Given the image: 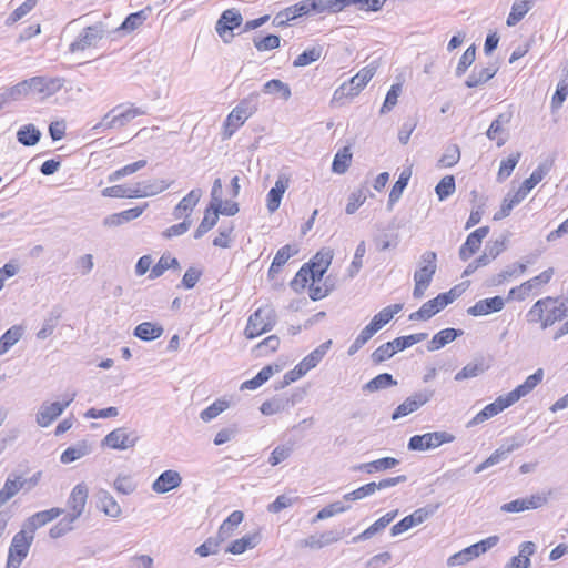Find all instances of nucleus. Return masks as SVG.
I'll return each mask as SVG.
<instances>
[{
	"label": "nucleus",
	"mask_w": 568,
	"mask_h": 568,
	"mask_svg": "<svg viewBox=\"0 0 568 568\" xmlns=\"http://www.w3.org/2000/svg\"><path fill=\"white\" fill-rule=\"evenodd\" d=\"M150 12H151V8L146 7L143 10H140L138 12H133V13L129 14L125 18V20L122 22V24L119 27V30L131 32V31L138 29L148 19Z\"/></svg>",
	"instance_id": "nucleus-50"
},
{
	"label": "nucleus",
	"mask_w": 568,
	"mask_h": 568,
	"mask_svg": "<svg viewBox=\"0 0 568 568\" xmlns=\"http://www.w3.org/2000/svg\"><path fill=\"white\" fill-rule=\"evenodd\" d=\"M244 514L241 510H234L220 526L217 536L220 540L225 541L229 539L237 528V526L243 521Z\"/></svg>",
	"instance_id": "nucleus-37"
},
{
	"label": "nucleus",
	"mask_w": 568,
	"mask_h": 568,
	"mask_svg": "<svg viewBox=\"0 0 568 568\" xmlns=\"http://www.w3.org/2000/svg\"><path fill=\"white\" fill-rule=\"evenodd\" d=\"M61 318V310L53 307L44 318L42 327L37 333L38 339H45L52 335Z\"/></svg>",
	"instance_id": "nucleus-44"
},
{
	"label": "nucleus",
	"mask_w": 568,
	"mask_h": 568,
	"mask_svg": "<svg viewBox=\"0 0 568 568\" xmlns=\"http://www.w3.org/2000/svg\"><path fill=\"white\" fill-rule=\"evenodd\" d=\"M220 211L217 209L212 210L210 206L205 210L204 217L200 225L194 232V239H201L207 233L213 226H215L219 220Z\"/></svg>",
	"instance_id": "nucleus-51"
},
{
	"label": "nucleus",
	"mask_w": 568,
	"mask_h": 568,
	"mask_svg": "<svg viewBox=\"0 0 568 568\" xmlns=\"http://www.w3.org/2000/svg\"><path fill=\"white\" fill-rule=\"evenodd\" d=\"M536 551V545L532 541H525L519 546V552L514 556L505 568H530V556Z\"/></svg>",
	"instance_id": "nucleus-26"
},
{
	"label": "nucleus",
	"mask_w": 568,
	"mask_h": 568,
	"mask_svg": "<svg viewBox=\"0 0 568 568\" xmlns=\"http://www.w3.org/2000/svg\"><path fill=\"white\" fill-rule=\"evenodd\" d=\"M490 367V363L486 362L484 357L480 359H476L469 364H467L460 372H458L455 376L456 381H462L466 378L476 377L484 372H486Z\"/></svg>",
	"instance_id": "nucleus-42"
},
{
	"label": "nucleus",
	"mask_w": 568,
	"mask_h": 568,
	"mask_svg": "<svg viewBox=\"0 0 568 568\" xmlns=\"http://www.w3.org/2000/svg\"><path fill=\"white\" fill-rule=\"evenodd\" d=\"M352 160V153L348 146L343 148L338 151L332 163V171L337 174H343L347 171Z\"/></svg>",
	"instance_id": "nucleus-58"
},
{
	"label": "nucleus",
	"mask_w": 568,
	"mask_h": 568,
	"mask_svg": "<svg viewBox=\"0 0 568 568\" xmlns=\"http://www.w3.org/2000/svg\"><path fill=\"white\" fill-rule=\"evenodd\" d=\"M547 496L544 494H535L526 498H518L501 505L500 510L504 513H520L530 509H537L547 504Z\"/></svg>",
	"instance_id": "nucleus-15"
},
{
	"label": "nucleus",
	"mask_w": 568,
	"mask_h": 568,
	"mask_svg": "<svg viewBox=\"0 0 568 568\" xmlns=\"http://www.w3.org/2000/svg\"><path fill=\"white\" fill-rule=\"evenodd\" d=\"M444 308L443 303L440 302L439 296L437 295L435 298L427 301L422 305V307L409 315L410 321H426L433 317L435 314L440 312Z\"/></svg>",
	"instance_id": "nucleus-35"
},
{
	"label": "nucleus",
	"mask_w": 568,
	"mask_h": 568,
	"mask_svg": "<svg viewBox=\"0 0 568 568\" xmlns=\"http://www.w3.org/2000/svg\"><path fill=\"white\" fill-rule=\"evenodd\" d=\"M402 310L403 304H393L384 307L372 318V321L365 326V328L374 336L379 329H382L386 324H388L392 321V318Z\"/></svg>",
	"instance_id": "nucleus-19"
},
{
	"label": "nucleus",
	"mask_w": 568,
	"mask_h": 568,
	"mask_svg": "<svg viewBox=\"0 0 568 568\" xmlns=\"http://www.w3.org/2000/svg\"><path fill=\"white\" fill-rule=\"evenodd\" d=\"M88 494V487L83 483L72 489L68 499V507L71 509V513L67 515L69 523H74L84 511Z\"/></svg>",
	"instance_id": "nucleus-14"
},
{
	"label": "nucleus",
	"mask_w": 568,
	"mask_h": 568,
	"mask_svg": "<svg viewBox=\"0 0 568 568\" xmlns=\"http://www.w3.org/2000/svg\"><path fill=\"white\" fill-rule=\"evenodd\" d=\"M247 119L248 116L244 115V113L235 106L226 118L225 134L231 136Z\"/></svg>",
	"instance_id": "nucleus-59"
},
{
	"label": "nucleus",
	"mask_w": 568,
	"mask_h": 568,
	"mask_svg": "<svg viewBox=\"0 0 568 568\" xmlns=\"http://www.w3.org/2000/svg\"><path fill=\"white\" fill-rule=\"evenodd\" d=\"M174 180L151 179L134 184L135 199L155 196L168 190Z\"/></svg>",
	"instance_id": "nucleus-16"
},
{
	"label": "nucleus",
	"mask_w": 568,
	"mask_h": 568,
	"mask_svg": "<svg viewBox=\"0 0 568 568\" xmlns=\"http://www.w3.org/2000/svg\"><path fill=\"white\" fill-rule=\"evenodd\" d=\"M333 258V254L331 251H320L308 264V267H312L313 275L317 281H321L325 272L327 271Z\"/></svg>",
	"instance_id": "nucleus-41"
},
{
	"label": "nucleus",
	"mask_w": 568,
	"mask_h": 568,
	"mask_svg": "<svg viewBox=\"0 0 568 568\" xmlns=\"http://www.w3.org/2000/svg\"><path fill=\"white\" fill-rule=\"evenodd\" d=\"M455 440V436L448 432H434L426 433L423 435H415L409 438L408 449L409 450H428L439 447L443 444L452 443Z\"/></svg>",
	"instance_id": "nucleus-6"
},
{
	"label": "nucleus",
	"mask_w": 568,
	"mask_h": 568,
	"mask_svg": "<svg viewBox=\"0 0 568 568\" xmlns=\"http://www.w3.org/2000/svg\"><path fill=\"white\" fill-rule=\"evenodd\" d=\"M202 190L201 189H193L190 191L174 207L173 210V216L175 219H181L183 214H189L193 211V209L199 203L200 199L202 197Z\"/></svg>",
	"instance_id": "nucleus-27"
},
{
	"label": "nucleus",
	"mask_w": 568,
	"mask_h": 568,
	"mask_svg": "<svg viewBox=\"0 0 568 568\" xmlns=\"http://www.w3.org/2000/svg\"><path fill=\"white\" fill-rule=\"evenodd\" d=\"M61 514H63V509L61 508H51L36 513L26 520L23 528H26L29 532L34 534L38 528L58 518Z\"/></svg>",
	"instance_id": "nucleus-21"
},
{
	"label": "nucleus",
	"mask_w": 568,
	"mask_h": 568,
	"mask_svg": "<svg viewBox=\"0 0 568 568\" xmlns=\"http://www.w3.org/2000/svg\"><path fill=\"white\" fill-rule=\"evenodd\" d=\"M534 1L532 0H515L510 13L507 17V26L514 27L519 21L523 20V18L529 12V10L532 8Z\"/></svg>",
	"instance_id": "nucleus-40"
},
{
	"label": "nucleus",
	"mask_w": 568,
	"mask_h": 568,
	"mask_svg": "<svg viewBox=\"0 0 568 568\" xmlns=\"http://www.w3.org/2000/svg\"><path fill=\"white\" fill-rule=\"evenodd\" d=\"M318 364V357H304V359L297 364L293 369L284 375L281 388L294 383L304 376L310 369L314 368Z\"/></svg>",
	"instance_id": "nucleus-25"
},
{
	"label": "nucleus",
	"mask_w": 568,
	"mask_h": 568,
	"mask_svg": "<svg viewBox=\"0 0 568 568\" xmlns=\"http://www.w3.org/2000/svg\"><path fill=\"white\" fill-rule=\"evenodd\" d=\"M397 510L390 511L382 516L378 520H376L373 525H371L363 532L353 538V542H358L362 540H367L372 538L374 535L378 534L383 529H385L397 516Z\"/></svg>",
	"instance_id": "nucleus-29"
},
{
	"label": "nucleus",
	"mask_w": 568,
	"mask_h": 568,
	"mask_svg": "<svg viewBox=\"0 0 568 568\" xmlns=\"http://www.w3.org/2000/svg\"><path fill=\"white\" fill-rule=\"evenodd\" d=\"M410 176H412L410 169H404L402 171L398 180L395 182V184L393 185V187L389 192L388 202H387L388 211H392L394 204L397 203L398 200L400 199L404 190L406 189V186L408 184Z\"/></svg>",
	"instance_id": "nucleus-36"
},
{
	"label": "nucleus",
	"mask_w": 568,
	"mask_h": 568,
	"mask_svg": "<svg viewBox=\"0 0 568 568\" xmlns=\"http://www.w3.org/2000/svg\"><path fill=\"white\" fill-rule=\"evenodd\" d=\"M427 333H417L407 336H400L395 338L394 341L388 342L394 346V355L398 352L406 349L417 343H420L427 338Z\"/></svg>",
	"instance_id": "nucleus-52"
},
{
	"label": "nucleus",
	"mask_w": 568,
	"mask_h": 568,
	"mask_svg": "<svg viewBox=\"0 0 568 568\" xmlns=\"http://www.w3.org/2000/svg\"><path fill=\"white\" fill-rule=\"evenodd\" d=\"M243 21L242 14L234 10H225L216 22L215 30L225 43H229L232 38V31L241 26Z\"/></svg>",
	"instance_id": "nucleus-12"
},
{
	"label": "nucleus",
	"mask_w": 568,
	"mask_h": 568,
	"mask_svg": "<svg viewBox=\"0 0 568 568\" xmlns=\"http://www.w3.org/2000/svg\"><path fill=\"white\" fill-rule=\"evenodd\" d=\"M24 327L13 325L0 337V355L7 353L22 337Z\"/></svg>",
	"instance_id": "nucleus-47"
},
{
	"label": "nucleus",
	"mask_w": 568,
	"mask_h": 568,
	"mask_svg": "<svg viewBox=\"0 0 568 568\" xmlns=\"http://www.w3.org/2000/svg\"><path fill=\"white\" fill-rule=\"evenodd\" d=\"M182 484V477L179 471L168 469L163 471L152 484V490L158 494H165L178 488Z\"/></svg>",
	"instance_id": "nucleus-20"
},
{
	"label": "nucleus",
	"mask_w": 568,
	"mask_h": 568,
	"mask_svg": "<svg viewBox=\"0 0 568 568\" xmlns=\"http://www.w3.org/2000/svg\"><path fill=\"white\" fill-rule=\"evenodd\" d=\"M558 302V298L546 297L538 300L527 313L528 322L541 323V328L545 329L554 325L557 321H561L568 314V300H564L557 306L549 307L550 304Z\"/></svg>",
	"instance_id": "nucleus-1"
},
{
	"label": "nucleus",
	"mask_w": 568,
	"mask_h": 568,
	"mask_svg": "<svg viewBox=\"0 0 568 568\" xmlns=\"http://www.w3.org/2000/svg\"><path fill=\"white\" fill-rule=\"evenodd\" d=\"M394 385H397V382L393 379V376L388 373H383L366 383L363 389L372 393Z\"/></svg>",
	"instance_id": "nucleus-55"
},
{
	"label": "nucleus",
	"mask_w": 568,
	"mask_h": 568,
	"mask_svg": "<svg viewBox=\"0 0 568 568\" xmlns=\"http://www.w3.org/2000/svg\"><path fill=\"white\" fill-rule=\"evenodd\" d=\"M511 120V113H501L499 114L489 125L486 135L489 140L497 139V146H503L507 139L504 136H498L505 131V125H507Z\"/></svg>",
	"instance_id": "nucleus-33"
},
{
	"label": "nucleus",
	"mask_w": 568,
	"mask_h": 568,
	"mask_svg": "<svg viewBox=\"0 0 568 568\" xmlns=\"http://www.w3.org/2000/svg\"><path fill=\"white\" fill-rule=\"evenodd\" d=\"M31 91L43 94L44 97L53 95L62 89L64 84L63 78L33 77L29 79Z\"/></svg>",
	"instance_id": "nucleus-18"
},
{
	"label": "nucleus",
	"mask_w": 568,
	"mask_h": 568,
	"mask_svg": "<svg viewBox=\"0 0 568 568\" xmlns=\"http://www.w3.org/2000/svg\"><path fill=\"white\" fill-rule=\"evenodd\" d=\"M275 323V310L271 305L262 306L248 317L245 335L247 338H254L267 331H271Z\"/></svg>",
	"instance_id": "nucleus-3"
},
{
	"label": "nucleus",
	"mask_w": 568,
	"mask_h": 568,
	"mask_svg": "<svg viewBox=\"0 0 568 568\" xmlns=\"http://www.w3.org/2000/svg\"><path fill=\"white\" fill-rule=\"evenodd\" d=\"M399 464V460L394 457H384L381 459H376L369 463L359 464L354 466V470L365 471L366 474H374L377 471L387 470L396 467Z\"/></svg>",
	"instance_id": "nucleus-34"
},
{
	"label": "nucleus",
	"mask_w": 568,
	"mask_h": 568,
	"mask_svg": "<svg viewBox=\"0 0 568 568\" xmlns=\"http://www.w3.org/2000/svg\"><path fill=\"white\" fill-rule=\"evenodd\" d=\"M455 179L453 175L444 176L435 187V192L440 201L447 199L455 192Z\"/></svg>",
	"instance_id": "nucleus-64"
},
{
	"label": "nucleus",
	"mask_w": 568,
	"mask_h": 568,
	"mask_svg": "<svg viewBox=\"0 0 568 568\" xmlns=\"http://www.w3.org/2000/svg\"><path fill=\"white\" fill-rule=\"evenodd\" d=\"M139 436L135 432H129L125 427L115 428L110 432L103 439L102 444L112 449L125 450L134 447Z\"/></svg>",
	"instance_id": "nucleus-10"
},
{
	"label": "nucleus",
	"mask_w": 568,
	"mask_h": 568,
	"mask_svg": "<svg viewBox=\"0 0 568 568\" xmlns=\"http://www.w3.org/2000/svg\"><path fill=\"white\" fill-rule=\"evenodd\" d=\"M323 53V48L321 45H315L310 49H306L302 52L297 58L293 61V65L296 68L306 67L313 62H316Z\"/></svg>",
	"instance_id": "nucleus-57"
},
{
	"label": "nucleus",
	"mask_w": 568,
	"mask_h": 568,
	"mask_svg": "<svg viewBox=\"0 0 568 568\" xmlns=\"http://www.w3.org/2000/svg\"><path fill=\"white\" fill-rule=\"evenodd\" d=\"M26 483L27 480L21 477H17L16 479L8 477L3 487L0 489V508L14 497L23 488Z\"/></svg>",
	"instance_id": "nucleus-43"
},
{
	"label": "nucleus",
	"mask_w": 568,
	"mask_h": 568,
	"mask_svg": "<svg viewBox=\"0 0 568 568\" xmlns=\"http://www.w3.org/2000/svg\"><path fill=\"white\" fill-rule=\"evenodd\" d=\"M92 450V447L90 444H88L85 440L79 442L78 444L68 447L60 457V462L62 464H70L73 463L87 455H89Z\"/></svg>",
	"instance_id": "nucleus-38"
},
{
	"label": "nucleus",
	"mask_w": 568,
	"mask_h": 568,
	"mask_svg": "<svg viewBox=\"0 0 568 568\" xmlns=\"http://www.w3.org/2000/svg\"><path fill=\"white\" fill-rule=\"evenodd\" d=\"M497 71L498 68L495 63H489L487 67H475L465 81V85L467 88H476L481 85L493 79Z\"/></svg>",
	"instance_id": "nucleus-24"
},
{
	"label": "nucleus",
	"mask_w": 568,
	"mask_h": 568,
	"mask_svg": "<svg viewBox=\"0 0 568 568\" xmlns=\"http://www.w3.org/2000/svg\"><path fill=\"white\" fill-rule=\"evenodd\" d=\"M520 158H521V152L517 151L515 153H511L507 159H504L500 162V166H499V170L497 173L498 182H504L511 175V173H513L514 169L516 168V165L518 164Z\"/></svg>",
	"instance_id": "nucleus-53"
},
{
	"label": "nucleus",
	"mask_w": 568,
	"mask_h": 568,
	"mask_svg": "<svg viewBox=\"0 0 568 568\" xmlns=\"http://www.w3.org/2000/svg\"><path fill=\"white\" fill-rule=\"evenodd\" d=\"M41 139V132L33 124L22 125L17 132V140L24 146H33Z\"/></svg>",
	"instance_id": "nucleus-48"
},
{
	"label": "nucleus",
	"mask_w": 568,
	"mask_h": 568,
	"mask_svg": "<svg viewBox=\"0 0 568 568\" xmlns=\"http://www.w3.org/2000/svg\"><path fill=\"white\" fill-rule=\"evenodd\" d=\"M104 32L105 30L102 23L87 27L70 44V51H83L90 47H94L103 38Z\"/></svg>",
	"instance_id": "nucleus-11"
},
{
	"label": "nucleus",
	"mask_w": 568,
	"mask_h": 568,
	"mask_svg": "<svg viewBox=\"0 0 568 568\" xmlns=\"http://www.w3.org/2000/svg\"><path fill=\"white\" fill-rule=\"evenodd\" d=\"M146 163H148L146 160H139V161L133 162L131 164H126L123 168L112 172L108 176V181L110 183H112V182L119 181L120 179H122L124 176L134 174L135 172H138L141 169H143L146 165Z\"/></svg>",
	"instance_id": "nucleus-60"
},
{
	"label": "nucleus",
	"mask_w": 568,
	"mask_h": 568,
	"mask_svg": "<svg viewBox=\"0 0 568 568\" xmlns=\"http://www.w3.org/2000/svg\"><path fill=\"white\" fill-rule=\"evenodd\" d=\"M287 409H290V405L284 398L266 400L260 407L261 413L266 416L275 415Z\"/></svg>",
	"instance_id": "nucleus-62"
},
{
	"label": "nucleus",
	"mask_w": 568,
	"mask_h": 568,
	"mask_svg": "<svg viewBox=\"0 0 568 568\" xmlns=\"http://www.w3.org/2000/svg\"><path fill=\"white\" fill-rule=\"evenodd\" d=\"M162 334L163 327L151 322L141 323L134 329V336L146 342L156 339Z\"/></svg>",
	"instance_id": "nucleus-45"
},
{
	"label": "nucleus",
	"mask_w": 568,
	"mask_h": 568,
	"mask_svg": "<svg viewBox=\"0 0 568 568\" xmlns=\"http://www.w3.org/2000/svg\"><path fill=\"white\" fill-rule=\"evenodd\" d=\"M368 190L365 186H362L357 189L356 191L352 192L348 196V203L346 205L345 212L347 214H354L361 205L364 204V202L367 199Z\"/></svg>",
	"instance_id": "nucleus-61"
},
{
	"label": "nucleus",
	"mask_w": 568,
	"mask_h": 568,
	"mask_svg": "<svg viewBox=\"0 0 568 568\" xmlns=\"http://www.w3.org/2000/svg\"><path fill=\"white\" fill-rule=\"evenodd\" d=\"M290 184V179L285 174H281L275 182V185L270 190L267 194V210L270 213H274L281 204L283 194L287 190Z\"/></svg>",
	"instance_id": "nucleus-23"
},
{
	"label": "nucleus",
	"mask_w": 568,
	"mask_h": 568,
	"mask_svg": "<svg viewBox=\"0 0 568 568\" xmlns=\"http://www.w3.org/2000/svg\"><path fill=\"white\" fill-rule=\"evenodd\" d=\"M281 371V366L280 365H267L265 367H263L255 377L248 379V381H245L242 386H241V389H256L258 388L260 386H262L264 383H266L271 376H273L274 373H277Z\"/></svg>",
	"instance_id": "nucleus-39"
},
{
	"label": "nucleus",
	"mask_w": 568,
	"mask_h": 568,
	"mask_svg": "<svg viewBox=\"0 0 568 568\" xmlns=\"http://www.w3.org/2000/svg\"><path fill=\"white\" fill-rule=\"evenodd\" d=\"M74 397L75 394L73 393L63 402L42 403L36 416L37 424L40 427L50 426L73 402Z\"/></svg>",
	"instance_id": "nucleus-7"
},
{
	"label": "nucleus",
	"mask_w": 568,
	"mask_h": 568,
	"mask_svg": "<svg viewBox=\"0 0 568 568\" xmlns=\"http://www.w3.org/2000/svg\"><path fill=\"white\" fill-rule=\"evenodd\" d=\"M542 378L544 371L541 368H538L532 375L528 376L521 385L517 386L508 394L516 403L521 397L528 395L542 381Z\"/></svg>",
	"instance_id": "nucleus-30"
},
{
	"label": "nucleus",
	"mask_w": 568,
	"mask_h": 568,
	"mask_svg": "<svg viewBox=\"0 0 568 568\" xmlns=\"http://www.w3.org/2000/svg\"><path fill=\"white\" fill-rule=\"evenodd\" d=\"M33 538V534L29 531L27 532L26 528L13 536L9 548L7 568H19L20 564L29 552Z\"/></svg>",
	"instance_id": "nucleus-5"
},
{
	"label": "nucleus",
	"mask_w": 568,
	"mask_h": 568,
	"mask_svg": "<svg viewBox=\"0 0 568 568\" xmlns=\"http://www.w3.org/2000/svg\"><path fill=\"white\" fill-rule=\"evenodd\" d=\"M464 332L462 329L445 328L439 331L427 344V351L434 352L444 347L446 344L455 341L458 336H462Z\"/></svg>",
	"instance_id": "nucleus-32"
},
{
	"label": "nucleus",
	"mask_w": 568,
	"mask_h": 568,
	"mask_svg": "<svg viewBox=\"0 0 568 568\" xmlns=\"http://www.w3.org/2000/svg\"><path fill=\"white\" fill-rule=\"evenodd\" d=\"M342 538V534L337 531H325L321 535H312L301 541L302 546L312 549H321L333 542H337Z\"/></svg>",
	"instance_id": "nucleus-31"
},
{
	"label": "nucleus",
	"mask_w": 568,
	"mask_h": 568,
	"mask_svg": "<svg viewBox=\"0 0 568 568\" xmlns=\"http://www.w3.org/2000/svg\"><path fill=\"white\" fill-rule=\"evenodd\" d=\"M433 396L434 390L432 389H424L414 393L412 396L407 397L400 405L397 406V408L394 410L392 415V419L397 420L402 417H405L416 412L423 405L428 403Z\"/></svg>",
	"instance_id": "nucleus-9"
},
{
	"label": "nucleus",
	"mask_w": 568,
	"mask_h": 568,
	"mask_svg": "<svg viewBox=\"0 0 568 568\" xmlns=\"http://www.w3.org/2000/svg\"><path fill=\"white\" fill-rule=\"evenodd\" d=\"M439 505H427L425 507L416 509L413 514L404 517L400 521L395 524L390 528L392 536L400 535L407 531L409 528L419 525L433 516L438 509Z\"/></svg>",
	"instance_id": "nucleus-8"
},
{
	"label": "nucleus",
	"mask_w": 568,
	"mask_h": 568,
	"mask_svg": "<svg viewBox=\"0 0 568 568\" xmlns=\"http://www.w3.org/2000/svg\"><path fill=\"white\" fill-rule=\"evenodd\" d=\"M513 404H515V402L509 394L497 397L494 403L488 404L487 406H485L484 409L476 414V416L468 422L467 427H471L484 423L485 420L496 416L504 409L508 408Z\"/></svg>",
	"instance_id": "nucleus-13"
},
{
	"label": "nucleus",
	"mask_w": 568,
	"mask_h": 568,
	"mask_svg": "<svg viewBox=\"0 0 568 568\" xmlns=\"http://www.w3.org/2000/svg\"><path fill=\"white\" fill-rule=\"evenodd\" d=\"M437 255L433 251H426L420 256L419 268L414 273V281L419 283L430 284L434 274L436 273Z\"/></svg>",
	"instance_id": "nucleus-17"
},
{
	"label": "nucleus",
	"mask_w": 568,
	"mask_h": 568,
	"mask_svg": "<svg viewBox=\"0 0 568 568\" xmlns=\"http://www.w3.org/2000/svg\"><path fill=\"white\" fill-rule=\"evenodd\" d=\"M296 253L297 250L288 244L281 247L273 258L268 270V276L273 278L280 272L281 267L288 261V258Z\"/></svg>",
	"instance_id": "nucleus-46"
},
{
	"label": "nucleus",
	"mask_w": 568,
	"mask_h": 568,
	"mask_svg": "<svg viewBox=\"0 0 568 568\" xmlns=\"http://www.w3.org/2000/svg\"><path fill=\"white\" fill-rule=\"evenodd\" d=\"M377 71L376 62L362 68L348 82L339 85L334 94L332 102H339L345 98H354L367 85Z\"/></svg>",
	"instance_id": "nucleus-2"
},
{
	"label": "nucleus",
	"mask_w": 568,
	"mask_h": 568,
	"mask_svg": "<svg viewBox=\"0 0 568 568\" xmlns=\"http://www.w3.org/2000/svg\"><path fill=\"white\" fill-rule=\"evenodd\" d=\"M255 535H245L240 539H236L230 544V546L226 548V552L233 554V555H241L247 549H252L256 546Z\"/></svg>",
	"instance_id": "nucleus-54"
},
{
	"label": "nucleus",
	"mask_w": 568,
	"mask_h": 568,
	"mask_svg": "<svg viewBox=\"0 0 568 568\" xmlns=\"http://www.w3.org/2000/svg\"><path fill=\"white\" fill-rule=\"evenodd\" d=\"M551 163L544 162L540 163L534 172L530 174L528 179H526L521 185L525 190H528L529 192L548 174L550 171Z\"/></svg>",
	"instance_id": "nucleus-56"
},
{
	"label": "nucleus",
	"mask_w": 568,
	"mask_h": 568,
	"mask_svg": "<svg viewBox=\"0 0 568 568\" xmlns=\"http://www.w3.org/2000/svg\"><path fill=\"white\" fill-rule=\"evenodd\" d=\"M180 270V262L171 255L163 254L158 263L151 268L149 278L155 280L163 275L166 270Z\"/></svg>",
	"instance_id": "nucleus-49"
},
{
	"label": "nucleus",
	"mask_w": 568,
	"mask_h": 568,
	"mask_svg": "<svg viewBox=\"0 0 568 568\" xmlns=\"http://www.w3.org/2000/svg\"><path fill=\"white\" fill-rule=\"evenodd\" d=\"M229 408V402L224 399H217L207 408L201 412L200 418L207 423L217 417L221 413Z\"/></svg>",
	"instance_id": "nucleus-63"
},
{
	"label": "nucleus",
	"mask_w": 568,
	"mask_h": 568,
	"mask_svg": "<svg viewBox=\"0 0 568 568\" xmlns=\"http://www.w3.org/2000/svg\"><path fill=\"white\" fill-rule=\"evenodd\" d=\"M98 508L106 516L118 518L122 514V509L114 497L104 489L98 491Z\"/></svg>",
	"instance_id": "nucleus-28"
},
{
	"label": "nucleus",
	"mask_w": 568,
	"mask_h": 568,
	"mask_svg": "<svg viewBox=\"0 0 568 568\" xmlns=\"http://www.w3.org/2000/svg\"><path fill=\"white\" fill-rule=\"evenodd\" d=\"M504 298L501 296H495L478 301L474 306L467 310V313L471 316H484L499 312L504 308Z\"/></svg>",
	"instance_id": "nucleus-22"
},
{
	"label": "nucleus",
	"mask_w": 568,
	"mask_h": 568,
	"mask_svg": "<svg viewBox=\"0 0 568 568\" xmlns=\"http://www.w3.org/2000/svg\"><path fill=\"white\" fill-rule=\"evenodd\" d=\"M498 541H499L498 536H490L484 540H480L479 542H476V544H474L469 547H466L465 549L452 555L447 559V565L449 567L465 565V564L469 562L470 560H473L474 558H477L481 554H485L486 551H488L489 549L495 547L498 544Z\"/></svg>",
	"instance_id": "nucleus-4"
}]
</instances>
